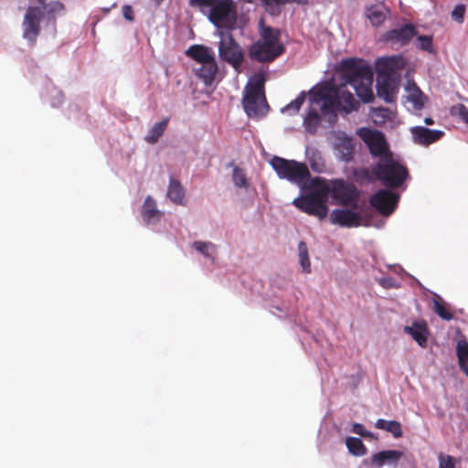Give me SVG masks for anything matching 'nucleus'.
I'll return each instance as SVG.
<instances>
[{"mask_svg":"<svg viewBox=\"0 0 468 468\" xmlns=\"http://www.w3.org/2000/svg\"><path fill=\"white\" fill-rule=\"evenodd\" d=\"M340 71L342 80L354 88L363 102L369 103L374 101L373 70L367 61L356 58L343 59Z\"/></svg>","mask_w":468,"mask_h":468,"instance_id":"f257e3e1","label":"nucleus"},{"mask_svg":"<svg viewBox=\"0 0 468 468\" xmlns=\"http://www.w3.org/2000/svg\"><path fill=\"white\" fill-rule=\"evenodd\" d=\"M284 51L285 48L280 42V31L266 27L262 29L260 39L250 45L249 56L254 61L270 63Z\"/></svg>","mask_w":468,"mask_h":468,"instance_id":"f03ea898","label":"nucleus"},{"mask_svg":"<svg viewBox=\"0 0 468 468\" xmlns=\"http://www.w3.org/2000/svg\"><path fill=\"white\" fill-rule=\"evenodd\" d=\"M373 174L387 187H399L409 176L405 165L394 160L391 155H385L373 166Z\"/></svg>","mask_w":468,"mask_h":468,"instance_id":"7ed1b4c3","label":"nucleus"},{"mask_svg":"<svg viewBox=\"0 0 468 468\" xmlns=\"http://www.w3.org/2000/svg\"><path fill=\"white\" fill-rule=\"evenodd\" d=\"M339 88L324 84L310 94V104L320 110L323 116L335 119L339 112Z\"/></svg>","mask_w":468,"mask_h":468,"instance_id":"20e7f679","label":"nucleus"},{"mask_svg":"<svg viewBox=\"0 0 468 468\" xmlns=\"http://www.w3.org/2000/svg\"><path fill=\"white\" fill-rule=\"evenodd\" d=\"M270 164L279 178L286 179L295 185L303 184L311 176L307 165L295 160L273 156Z\"/></svg>","mask_w":468,"mask_h":468,"instance_id":"39448f33","label":"nucleus"},{"mask_svg":"<svg viewBox=\"0 0 468 468\" xmlns=\"http://www.w3.org/2000/svg\"><path fill=\"white\" fill-rule=\"evenodd\" d=\"M221 40L218 44V55L221 60L227 62L237 71L240 72L244 61V51L234 39L231 33H220Z\"/></svg>","mask_w":468,"mask_h":468,"instance_id":"423d86ee","label":"nucleus"},{"mask_svg":"<svg viewBox=\"0 0 468 468\" xmlns=\"http://www.w3.org/2000/svg\"><path fill=\"white\" fill-rule=\"evenodd\" d=\"M243 106L249 117L266 115L269 105L263 91V82L259 80L251 85L243 99Z\"/></svg>","mask_w":468,"mask_h":468,"instance_id":"0eeeda50","label":"nucleus"},{"mask_svg":"<svg viewBox=\"0 0 468 468\" xmlns=\"http://www.w3.org/2000/svg\"><path fill=\"white\" fill-rule=\"evenodd\" d=\"M55 20V17L48 18L40 6H28L22 22L23 37L27 39L31 46L37 43V37L40 34V22L43 19Z\"/></svg>","mask_w":468,"mask_h":468,"instance_id":"6e6552de","label":"nucleus"},{"mask_svg":"<svg viewBox=\"0 0 468 468\" xmlns=\"http://www.w3.org/2000/svg\"><path fill=\"white\" fill-rule=\"evenodd\" d=\"M330 194L332 198L341 206L358 207L359 193L353 184L346 183L343 179L333 180L330 182Z\"/></svg>","mask_w":468,"mask_h":468,"instance_id":"1a4fd4ad","label":"nucleus"},{"mask_svg":"<svg viewBox=\"0 0 468 468\" xmlns=\"http://www.w3.org/2000/svg\"><path fill=\"white\" fill-rule=\"evenodd\" d=\"M210 7L208 19L216 27H227L236 20V6L232 0H216Z\"/></svg>","mask_w":468,"mask_h":468,"instance_id":"9d476101","label":"nucleus"},{"mask_svg":"<svg viewBox=\"0 0 468 468\" xmlns=\"http://www.w3.org/2000/svg\"><path fill=\"white\" fill-rule=\"evenodd\" d=\"M399 196L388 189H379L369 199L370 205L382 216L391 215L398 206Z\"/></svg>","mask_w":468,"mask_h":468,"instance_id":"9b49d317","label":"nucleus"},{"mask_svg":"<svg viewBox=\"0 0 468 468\" xmlns=\"http://www.w3.org/2000/svg\"><path fill=\"white\" fill-rule=\"evenodd\" d=\"M400 77H388L377 79V95L387 103H393L397 100L399 90Z\"/></svg>","mask_w":468,"mask_h":468,"instance_id":"f8f14e48","label":"nucleus"},{"mask_svg":"<svg viewBox=\"0 0 468 468\" xmlns=\"http://www.w3.org/2000/svg\"><path fill=\"white\" fill-rule=\"evenodd\" d=\"M292 204L301 211L308 215L317 217L320 219L324 218L328 213V207L326 204L321 203L316 199L310 197L307 195L295 198Z\"/></svg>","mask_w":468,"mask_h":468,"instance_id":"ddd939ff","label":"nucleus"},{"mask_svg":"<svg viewBox=\"0 0 468 468\" xmlns=\"http://www.w3.org/2000/svg\"><path fill=\"white\" fill-rule=\"evenodd\" d=\"M417 33L413 24H406L399 28L387 31L383 35V40L402 47L408 45Z\"/></svg>","mask_w":468,"mask_h":468,"instance_id":"4468645a","label":"nucleus"},{"mask_svg":"<svg viewBox=\"0 0 468 468\" xmlns=\"http://www.w3.org/2000/svg\"><path fill=\"white\" fill-rule=\"evenodd\" d=\"M361 215L348 208H336L330 214V221L332 224L339 225L346 228H356L361 226Z\"/></svg>","mask_w":468,"mask_h":468,"instance_id":"2eb2a0df","label":"nucleus"},{"mask_svg":"<svg viewBox=\"0 0 468 468\" xmlns=\"http://www.w3.org/2000/svg\"><path fill=\"white\" fill-rule=\"evenodd\" d=\"M363 140L368 146L369 152L374 156L382 158L388 154V145L384 134L377 130H367L364 135Z\"/></svg>","mask_w":468,"mask_h":468,"instance_id":"dca6fc26","label":"nucleus"},{"mask_svg":"<svg viewBox=\"0 0 468 468\" xmlns=\"http://www.w3.org/2000/svg\"><path fill=\"white\" fill-rule=\"evenodd\" d=\"M403 452L397 450H384L374 453L369 461L372 467L381 468L384 465H389L396 468Z\"/></svg>","mask_w":468,"mask_h":468,"instance_id":"f3484780","label":"nucleus"},{"mask_svg":"<svg viewBox=\"0 0 468 468\" xmlns=\"http://www.w3.org/2000/svg\"><path fill=\"white\" fill-rule=\"evenodd\" d=\"M400 58L396 57L379 58L376 61L377 79L386 78L387 76L400 77L397 72L399 68Z\"/></svg>","mask_w":468,"mask_h":468,"instance_id":"a211bd4d","label":"nucleus"},{"mask_svg":"<svg viewBox=\"0 0 468 468\" xmlns=\"http://www.w3.org/2000/svg\"><path fill=\"white\" fill-rule=\"evenodd\" d=\"M411 134L416 144L429 145L439 141L444 133L440 130H431L423 126H415L411 128Z\"/></svg>","mask_w":468,"mask_h":468,"instance_id":"6ab92c4d","label":"nucleus"},{"mask_svg":"<svg viewBox=\"0 0 468 468\" xmlns=\"http://www.w3.org/2000/svg\"><path fill=\"white\" fill-rule=\"evenodd\" d=\"M329 194L330 183L325 179L314 177L311 181L310 191L306 195L314 199L321 201L323 204H326Z\"/></svg>","mask_w":468,"mask_h":468,"instance_id":"aec40b11","label":"nucleus"},{"mask_svg":"<svg viewBox=\"0 0 468 468\" xmlns=\"http://www.w3.org/2000/svg\"><path fill=\"white\" fill-rule=\"evenodd\" d=\"M404 332L410 335L421 347L427 346L430 332L425 322H413L410 326L404 327Z\"/></svg>","mask_w":468,"mask_h":468,"instance_id":"412c9836","label":"nucleus"},{"mask_svg":"<svg viewBox=\"0 0 468 468\" xmlns=\"http://www.w3.org/2000/svg\"><path fill=\"white\" fill-rule=\"evenodd\" d=\"M188 58L204 64L215 58L212 48L204 45H192L186 50Z\"/></svg>","mask_w":468,"mask_h":468,"instance_id":"4be33fe9","label":"nucleus"},{"mask_svg":"<svg viewBox=\"0 0 468 468\" xmlns=\"http://www.w3.org/2000/svg\"><path fill=\"white\" fill-rule=\"evenodd\" d=\"M335 148L337 151L341 160L350 162L355 154V145L353 140L347 136H341L336 139Z\"/></svg>","mask_w":468,"mask_h":468,"instance_id":"5701e85b","label":"nucleus"},{"mask_svg":"<svg viewBox=\"0 0 468 468\" xmlns=\"http://www.w3.org/2000/svg\"><path fill=\"white\" fill-rule=\"evenodd\" d=\"M218 69V64L214 58L208 62L201 64L200 67L196 69V75L204 82L205 85L208 86L213 83Z\"/></svg>","mask_w":468,"mask_h":468,"instance_id":"b1692460","label":"nucleus"},{"mask_svg":"<svg viewBox=\"0 0 468 468\" xmlns=\"http://www.w3.org/2000/svg\"><path fill=\"white\" fill-rule=\"evenodd\" d=\"M339 112L350 113L359 109L360 103L355 99L354 95L347 90L339 88Z\"/></svg>","mask_w":468,"mask_h":468,"instance_id":"393cba45","label":"nucleus"},{"mask_svg":"<svg viewBox=\"0 0 468 468\" xmlns=\"http://www.w3.org/2000/svg\"><path fill=\"white\" fill-rule=\"evenodd\" d=\"M322 114L319 113L318 109L310 104L309 110L303 118V126L307 133L314 134L321 123Z\"/></svg>","mask_w":468,"mask_h":468,"instance_id":"a878e982","label":"nucleus"},{"mask_svg":"<svg viewBox=\"0 0 468 468\" xmlns=\"http://www.w3.org/2000/svg\"><path fill=\"white\" fill-rule=\"evenodd\" d=\"M167 197L175 204L182 206L186 204V190L178 180L170 179Z\"/></svg>","mask_w":468,"mask_h":468,"instance_id":"bb28decb","label":"nucleus"},{"mask_svg":"<svg viewBox=\"0 0 468 468\" xmlns=\"http://www.w3.org/2000/svg\"><path fill=\"white\" fill-rule=\"evenodd\" d=\"M142 216L148 224L158 220L161 217V212L156 208V202L151 197H147L144 200Z\"/></svg>","mask_w":468,"mask_h":468,"instance_id":"cd10ccee","label":"nucleus"},{"mask_svg":"<svg viewBox=\"0 0 468 468\" xmlns=\"http://www.w3.org/2000/svg\"><path fill=\"white\" fill-rule=\"evenodd\" d=\"M366 16L374 27H378L387 18L386 8L383 5H373L367 8Z\"/></svg>","mask_w":468,"mask_h":468,"instance_id":"c85d7f7f","label":"nucleus"},{"mask_svg":"<svg viewBox=\"0 0 468 468\" xmlns=\"http://www.w3.org/2000/svg\"><path fill=\"white\" fill-rule=\"evenodd\" d=\"M406 90L409 101L412 102L415 109H421L424 106V95L416 83L409 82Z\"/></svg>","mask_w":468,"mask_h":468,"instance_id":"c756f323","label":"nucleus"},{"mask_svg":"<svg viewBox=\"0 0 468 468\" xmlns=\"http://www.w3.org/2000/svg\"><path fill=\"white\" fill-rule=\"evenodd\" d=\"M375 427L390 432L395 438H400L403 435L401 424L397 420L378 419L375 423Z\"/></svg>","mask_w":468,"mask_h":468,"instance_id":"7c9ffc66","label":"nucleus"},{"mask_svg":"<svg viewBox=\"0 0 468 468\" xmlns=\"http://www.w3.org/2000/svg\"><path fill=\"white\" fill-rule=\"evenodd\" d=\"M169 119L165 118L163 121L155 123L148 132L145 136V141L149 144H155L158 139L164 134Z\"/></svg>","mask_w":468,"mask_h":468,"instance_id":"2f4dec72","label":"nucleus"},{"mask_svg":"<svg viewBox=\"0 0 468 468\" xmlns=\"http://www.w3.org/2000/svg\"><path fill=\"white\" fill-rule=\"evenodd\" d=\"M346 445L349 453L354 456H364L367 452L362 440L356 437H346Z\"/></svg>","mask_w":468,"mask_h":468,"instance_id":"473e14b6","label":"nucleus"},{"mask_svg":"<svg viewBox=\"0 0 468 468\" xmlns=\"http://www.w3.org/2000/svg\"><path fill=\"white\" fill-rule=\"evenodd\" d=\"M432 303L434 313H436L441 319L445 321H451L453 319V314L440 296L437 295L433 299Z\"/></svg>","mask_w":468,"mask_h":468,"instance_id":"72a5a7b5","label":"nucleus"},{"mask_svg":"<svg viewBox=\"0 0 468 468\" xmlns=\"http://www.w3.org/2000/svg\"><path fill=\"white\" fill-rule=\"evenodd\" d=\"M298 256L299 262L302 267V270L305 273L311 272V263L308 255V248L304 241H301L298 244Z\"/></svg>","mask_w":468,"mask_h":468,"instance_id":"f704fd0d","label":"nucleus"},{"mask_svg":"<svg viewBox=\"0 0 468 468\" xmlns=\"http://www.w3.org/2000/svg\"><path fill=\"white\" fill-rule=\"evenodd\" d=\"M457 356L461 369L468 377V343L459 342L457 345Z\"/></svg>","mask_w":468,"mask_h":468,"instance_id":"c9c22d12","label":"nucleus"},{"mask_svg":"<svg viewBox=\"0 0 468 468\" xmlns=\"http://www.w3.org/2000/svg\"><path fill=\"white\" fill-rule=\"evenodd\" d=\"M232 181L234 185L239 188H247L250 186L245 170L239 166H234L232 172Z\"/></svg>","mask_w":468,"mask_h":468,"instance_id":"e433bc0d","label":"nucleus"},{"mask_svg":"<svg viewBox=\"0 0 468 468\" xmlns=\"http://www.w3.org/2000/svg\"><path fill=\"white\" fill-rule=\"evenodd\" d=\"M266 10L271 13H275L276 10L279 9L281 5H284L285 4L296 3L298 5H306L308 0H262Z\"/></svg>","mask_w":468,"mask_h":468,"instance_id":"4c0bfd02","label":"nucleus"},{"mask_svg":"<svg viewBox=\"0 0 468 468\" xmlns=\"http://www.w3.org/2000/svg\"><path fill=\"white\" fill-rule=\"evenodd\" d=\"M193 248L203 254L205 257L214 260V254L216 253V246L211 242L195 241Z\"/></svg>","mask_w":468,"mask_h":468,"instance_id":"58836bf2","label":"nucleus"},{"mask_svg":"<svg viewBox=\"0 0 468 468\" xmlns=\"http://www.w3.org/2000/svg\"><path fill=\"white\" fill-rule=\"evenodd\" d=\"M450 113L453 117L459 118L461 121L468 123V109L462 103L453 105L450 109Z\"/></svg>","mask_w":468,"mask_h":468,"instance_id":"ea45409f","label":"nucleus"},{"mask_svg":"<svg viewBox=\"0 0 468 468\" xmlns=\"http://www.w3.org/2000/svg\"><path fill=\"white\" fill-rule=\"evenodd\" d=\"M305 101V92L302 91L296 99L291 101L288 105H286L282 112H292V113H297L301 107L303 106Z\"/></svg>","mask_w":468,"mask_h":468,"instance_id":"a19ab883","label":"nucleus"},{"mask_svg":"<svg viewBox=\"0 0 468 468\" xmlns=\"http://www.w3.org/2000/svg\"><path fill=\"white\" fill-rule=\"evenodd\" d=\"M419 44L418 48L421 50L432 53L434 51L432 45V37L431 36H419L417 38Z\"/></svg>","mask_w":468,"mask_h":468,"instance_id":"79ce46f5","label":"nucleus"},{"mask_svg":"<svg viewBox=\"0 0 468 468\" xmlns=\"http://www.w3.org/2000/svg\"><path fill=\"white\" fill-rule=\"evenodd\" d=\"M391 112L388 108H377L373 111V117L378 122V119H380V122H385L386 120L390 119Z\"/></svg>","mask_w":468,"mask_h":468,"instance_id":"37998d69","label":"nucleus"},{"mask_svg":"<svg viewBox=\"0 0 468 468\" xmlns=\"http://www.w3.org/2000/svg\"><path fill=\"white\" fill-rule=\"evenodd\" d=\"M358 179L373 182L376 178L373 174V169L370 171L368 168H360L356 172Z\"/></svg>","mask_w":468,"mask_h":468,"instance_id":"c03bdc74","label":"nucleus"},{"mask_svg":"<svg viewBox=\"0 0 468 468\" xmlns=\"http://www.w3.org/2000/svg\"><path fill=\"white\" fill-rule=\"evenodd\" d=\"M464 13H465V5H457L452 12V18L458 23H463Z\"/></svg>","mask_w":468,"mask_h":468,"instance_id":"a18cd8bd","label":"nucleus"},{"mask_svg":"<svg viewBox=\"0 0 468 468\" xmlns=\"http://www.w3.org/2000/svg\"><path fill=\"white\" fill-rule=\"evenodd\" d=\"M352 432L360 435L365 438H370L372 433L365 429L361 423H354L351 428Z\"/></svg>","mask_w":468,"mask_h":468,"instance_id":"49530a36","label":"nucleus"},{"mask_svg":"<svg viewBox=\"0 0 468 468\" xmlns=\"http://www.w3.org/2000/svg\"><path fill=\"white\" fill-rule=\"evenodd\" d=\"M122 16L128 21L134 20L133 9L131 5H125L122 6Z\"/></svg>","mask_w":468,"mask_h":468,"instance_id":"de8ad7c7","label":"nucleus"},{"mask_svg":"<svg viewBox=\"0 0 468 468\" xmlns=\"http://www.w3.org/2000/svg\"><path fill=\"white\" fill-rule=\"evenodd\" d=\"M424 122H425L427 125H431V124H433V123H434V121H433L431 118L428 117V118H425Z\"/></svg>","mask_w":468,"mask_h":468,"instance_id":"09e8293b","label":"nucleus"},{"mask_svg":"<svg viewBox=\"0 0 468 468\" xmlns=\"http://www.w3.org/2000/svg\"><path fill=\"white\" fill-rule=\"evenodd\" d=\"M381 283H382L383 285H385L386 281H385V280H383Z\"/></svg>","mask_w":468,"mask_h":468,"instance_id":"8fccbe9b","label":"nucleus"}]
</instances>
